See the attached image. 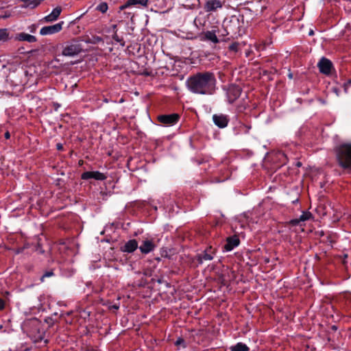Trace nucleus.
<instances>
[{
	"label": "nucleus",
	"mask_w": 351,
	"mask_h": 351,
	"mask_svg": "<svg viewBox=\"0 0 351 351\" xmlns=\"http://www.w3.org/2000/svg\"><path fill=\"white\" fill-rule=\"evenodd\" d=\"M239 43L234 42L229 45L228 49L230 51H232L234 53H237L239 51Z\"/></svg>",
	"instance_id": "23"
},
{
	"label": "nucleus",
	"mask_w": 351,
	"mask_h": 351,
	"mask_svg": "<svg viewBox=\"0 0 351 351\" xmlns=\"http://www.w3.org/2000/svg\"><path fill=\"white\" fill-rule=\"evenodd\" d=\"M108 6L106 2H102L98 5L96 10L101 12V13H106L108 10Z\"/></svg>",
	"instance_id": "21"
},
{
	"label": "nucleus",
	"mask_w": 351,
	"mask_h": 351,
	"mask_svg": "<svg viewBox=\"0 0 351 351\" xmlns=\"http://www.w3.org/2000/svg\"><path fill=\"white\" fill-rule=\"evenodd\" d=\"M230 350V351H249L250 348L246 344L239 342L236 345L231 346Z\"/></svg>",
	"instance_id": "18"
},
{
	"label": "nucleus",
	"mask_w": 351,
	"mask_h": 351,
	"mask_svg": "<svg viewBox=\"0 0 351 351\" xmlns=\"http://www.w3.org/2000/svg\"><path fill=\"white\" fill-rule=\"evenodd\" d=\"M113 308H115V309H118V308H119V306H118L114 305V306H113Z\"/></svg>",
	"instance_id": "41"
},
{
	"label": "nucleus",
	"mask_w": 351,
	"mask_h": 351,
	"mask_svg": "<svg viewBox=\"0 0 351 351\" xmlns=\"http://www.w3.org/2000/svg\"><path fill=\"white\" fill-rule=\"evenodd\" d=\"M201 40L206 41L208 40L215 44H217L219 42L217 35L216 32L215 30L207 31L204 33V35L201 36Z\"/></svg>",
	"instance_id": "16"
},
{
	"label": "nucleus",
	"mask_w": 351,
	"mask_h": 351,
	"mask_svg": "<svg viewBox=\"0 0 351 351\" xmlns=\"http://www.w3.org/2000/svg\"><path fill=\"white\" fill-rule=\"evenodd\" d=\"M138 247V246L137 241L136 239H130L121 247V250L123 252L132 253Z\"/></svg>",
	"instance_id": "13"
},
{
	"label": "nucleus",
	"mask_w": 351,
	"mask_h": 351,
	"mask_svg": "<svg viewBox=\"0 0 351 351\" xmlns=\"http://www.w3.org/2000/svg\"><path fill=\"white\" fill-rule=\"evenodd\" d=\"M112 38L117 43H120V45L121 46L123 47L125 45V42L123 41V39L121 38H119L116 32L114 33V34L112 36Z\"/></svg>",
	"instance_id": "24"
},
{
	"label": "nucleus",
	"mask_w": 351,
	"mask_h": 351,
	"mask_svg": "<svg viewBox=\"0 0 351 351\" xmlns=\"http://www.w3.org/2000/svg\"><path fill=\"white\" fill-rule=\"evenodd\" d=\"M240 240L237 236L229 237L226 239V243L224 245L223 248L226 252H230L238 246Z\"/></svg>",
	"instance_id": "12"
},
{
	"label": "nucleus",
	"mask_w": 351,
	"mask_h": 351,
	"mask_svg": "<svg viewBox=\"0 0 351 351\" xmlns=\"http://www.w3.org/2000/svg\"><path fill=\"white\" fill-rule=\"evenodd\" d=\"M8 37L6 29H0V40H5Z\"/></svg>",
	"instance_id": "26"
},
{
	"label": "nucleus",
	"mask_w": 351,
	"mask_h": 351,
	"mask_svg": "<svg viewBox=\"0 0 351 351\" xmlns=\"http://www.w3.org/2000/svg\"><path fill=\"white\" fill-rule=\"evenodd\" d=\"M61 12H62L61 7L58 6V7L55 8L49 14L45 16L43 18V21L46 23L53 22L58 19L59 16L61 14Z\"/></svg>",
	"instance_id": "15"
},
{
	"label": "nucleus",
	"mask_w": 351,
	"mask_h": 351,
	"mask_svg": "<svg viewBox=\"0 0 351 351\" xmlns=\"http://www.w3.org/2000/svg\"><path fill=\"white\" fill-rule=\"evenodd\" d=\"M131 5H128V1L125 2V3L120 7L121 10H124L127 8L130 7Z\"/></svg>",
	"instance_id": "34"
},
{
	"label": "nucleus",
	"mask_w": 351,
	"mask_h": 351,
	"mask_svg": "<svg viewBox=\"0 0 351 351\" xmlns=\"http://www.w3.org/2000/svg\"><path fill=\"white\" fill-rule=\"evenodd\" d=\"M104 101H105V102H108V99H104Z\"/></svg>",
	"instance_id": "46"
},
{
	"label": "nucleus",
	"mask_w": 351,
	"mask_h": 351,
	"mask_svg": "<svg viewBox=\"0 0 351 351\" xmlns=\"http://www.w3.org/2000/svg\"><path fill=\"white\" fill-rule=\"evenodd\" d=\"M242 92L241 88L235 84H231L228 86L226 92L228 101L232 104L241 95Z\"/></svg>",
	"instance_id": "5"
},
{
	"label": "nucleus",
	"mask_w": 351,
	"mask_h": 351,
	"mask_svg": "<svg viewBox=\"0 0 351 351\" xmlns=\"http://www.w3.org/2000/svg\"><path fill=\"white\" fill-rule=\"evenodd\" d=\"M301 221H299V218H297V219H291L290 221H289V223L292 226H298L300 224Z\"/></svg>",
	"instance_id": "30"
},
{
	"label": "nucleus",
	"mask_w": 351,
	"mask_h": 351,
	"mask_svg": "<svg viewBox=\"0 0 351 351\" xmlns=\"http://www.w3.org/2000/svg\"><path fill=\"white\" fill-rule=\"evenodd\" d=\"M217 80L213 73L210 71L198 72L190 75L186 86L188 90L197 95H212L216 89Z\"/></svg>",
	"instance_id": "1"
},
{
	"label": "nucleus",
	"mask_w": 351,
	"mask_h": 351,
	"mask_svg": "<svg viewBox=\"0 0 351 351\" xmlns=\"http://www.w3.org/2000/svg\"><path fill=\"white\" fill-rule=\"evenodd\" d=\"M112 29H113V31H114V33L116 32H117V25H113L112 26Z\"/></svg>",
	"instance_id": "40"
},
{
	"label": "nucleus",
	"mask_w": 351,
	"mask_h": 351,
	"mask_svg": "<svg viewBox=\"0 0 351 351\" xmlns=\"http://www.w3.org/2000/svg\"><path fill=\"white\" fill-rule=\"evenodd\" d=\"M23 249H24V247L23 248H19V249H17L16 254L21 253L23 252Z\"/></svg>",
	"instance_id": "39"
},
{
	"label": "nucleus",
	"mask_w": 351,
	"mask_h": 351,
	"mask_svg": "<svg viewBox=\"0 0 351 351\" xmlns=\"http://www.w3.org/2000/svg\"><path fill=\"white\" fill-rule=\"evenodd\" d=\"M4 135H5V138L7 139L9 138L10 136V134L8 132H5Z\"/></svg>",
	"instance_id": "37"
},
{
	"label": "nucleus",
	"mask_w": 351,
	"mask_h": 351,
	"mask_svg": "<svg viewBox=\"0 0 351 351\" xmlns=\"http://www.w3.org/2000/svg\"><path fill=\"white\" fill-rule=\"evenodd\" d=\"M93 40H87V43L96 44V43H100L103 40L102 38L99 36H94L93 38Z\"/></svg>",
	"instance_id": "28"
},
{
	"label": "nucleus",
	"mask_w": 351,
	"mask_h": 351,
	"mask_svg": "<svg viewBox=\"0 0 351 351\" xmlns=\"http://www.w3.org/2000/svg\"><path fill=\"white\" fill-rule=\"evenodd\" d=\"M223 3L221 0H206L204 9L206 12H215L218 8H221Z\"/></svg>",
	"instance_id": "10"
},
{
	"label": "nucleus",
	"mask_w": 351,
	"mask_h": 351,
	"mask_svg": "<svg viewBox=\"0 0 351 351\" xmlns=\"http://www.w3.org/2000/svg\"><path fill=\"white\" fill-rule=\"evenodd\" d=\"M149 0H128V5H141L143 7L148 5Z\"/></svg>",
	"instance_id": "19"
},
{
	"label": "nucleus",
	"mask_w": 351,
	"mask_h": 351,
	"mask_svg": "<svg viewBox=\"0 0 351 351\" xmlns=\"http://www.w3.org/2000/svg\"><path fill=\"white\" fill-rule=\"evenodd\" d=\"M36 250H38L40 254L44 253V250L41 247H40L39 245H38V248L36 249Z\"/></svg>",
	"instance_id": "35"
},
{
	"label": "nucleus",
	"mask_w": 351,
	"mask_h": 351,
	"mask_svg": "<svg viewBox=\"0 0 351 351\" xmlns=\"http://www.w3.org/2000/svg\"><path fill=\"white\" fill-rule=\"evenodd\" d=\"M239 127H240V130L243 132L244 133H247L251 128L250 126H248L243 123H241Z\"/></svg>",
	"instance_id": "27"
},
{
	"label": "nucleus",
	"mask_w": 351,
	"mask_h": 351,
	"mask_svg": "<svg viewBox=\"0 0 351 351\" xmlns=\"http://www.w3.org/2000/svg\"><path fill=\"white\" fill-rule=\"evenodd\" d=\"M81 178L82 180L94 179L95 180L103 181L107 178V176L104 173H101L98 171H85L82 174Z\"/></svg>",
	"instance_id": "9"
},
{
	"label": "nucleus",
	"mask_w": 351,
	"mask_h": 351,
	"mask_svg": "<svg viewBox=\"0 0 351 351\" xmlns=\"http://www.w3.org/2000/svg\"><path fill=\"white\" fill-rule=\"evenodd\" d=\"M225 31L226 32V35H228V34H230V32H228V30H227V29H226Z\"/></svg>",
	"instance_id": "44"
},
{
	"label": "nucleus",
	"mask_w": 351,
	"mask_h": 351,
	"mask_svg": "<svg viewBox=\"0 0 351 351\" xmlns=\"http://www.w3.org/2000/svg\"><path fill=\"white\" fill-rule=\"evenodd\" d=\"M351 85V79L348 80L346 82H345L343 84V88H344V91L345 93H348V90L349 88V87Z\"/></svg>",
	"instance_id": "29"
},
{
	"label": "nucleus",
	"mask_w": 351,
	"mask_h": 351,
	"mask_svg": "<svg viewBox=\"0 0 351 351\" xmlns=\"http://www.w3.org/2000/svg\"><path fill=\"white\" fill-rule=\"evenodd\" d=\"M184 342V340L182 339H178L176 341V344H180L181 343Z\"/></svg>",
	"instance_id": "38"
},
{
	"label": "nucleus",
	"mask_w": 351,
	"mask_h": 351,
	"mask_svg": "<svg viewBox=\"0 0 351 351\" xmlns=\"http://www.w3.org/2000/svg\"><path fill=\"white\" fill-rule=\"evenodd\" d=\"M278 157L283 165L286 164V162H287V157L285 153L281 152H278Z\"/></svg>",
	"instance_id": "25"
},
{
	"label": "nucleus",
	"mask_w": 351,
	"mask_h": 351,
	"mask_svg": "<svg viewBox=\"0 0 351 351\" xmlns=\"http://www.w3.org/2000/svg\"><path fill=\"white\" fill-rule=\"evenodd\" d=\"M312 214L308 211L303 212L302 214L299 217V221H305L310 219L312 217Z\"/></svg>",
	"instance_id": "20"
},
{
	"label": "nucleus",
	"mask_w": 351,
	"mask_h": 351,
	"mask_svg": "<svg viewBox=\"0 0 351 351\" xmlns=\"http://www.w3.org/2000/svg\"><path fill=\"white\" fill-rule=\"evenodd\" d=\"M313 32L311 30L310 32H309V35H313Z\"/></svg>",
	"instance_id": "42"
},
{
	"label": "nucleus",
	"mask_w": 351,
	"mask_h": 351,
	"mask_svg": "<svg viewBox=\"0 0 351 351\" xmlns=\"http://www.w3.org/2000/svg\"><path fill=\"white\" fill-rule=\"evenodd\" d=\"M5 307V302L3 300L0 298V310L3 309Z\"/></svg>",
	"instance_id": "32"
},
{
	"label": "nucleus",
	"mask_w": 351,
	"mask_h": 351,
	"mask_svg": "<svg viewBox=\"0 0 351 351\" xmlns=\"http://www.w3.org/2000/svg\"><path fill=\"white\" fill-rule=\"evenodd\" d=\"M213 120L214 123L219 128H226L229 122L228 117L223 114H214L213 116Z\"/></svg>",
	"instance_id": "11"
},
{
	"label": "nucleus",
	"mask_w": 351,
	"mask_h": 351,
	"mask_svg": "<svg viewBox=\"0 0 351 351\" xmlns=\"http://www.w3.org/2000/svg\"><path fill=\"white\" fill-rule=\"evenodd\" d=\"M156 247L155 244L152 240H145L139 247L142 254H147L152 252Z\"/></svg>",
	"instance_id": "14"
},
{
	"label": "nucleus",
	"mask_w": 351,
	"mask_h": 351,
	"mask_svg": "<svg viewBox=\"0 0 351 351\" xmlns=\"http://www.w3.org/2000/svg\"><path fill=\"white\" fill-rule=\"evenodd\" d=\"M300 165H301V162H298L297 163V166L300 167Z\"/></svg>",
	"instance_id": "43"
},
{
	"label": "nucleus",
	"mask_w": 351,
	"mask_h": 351,
	"mask_svg": "<svg viewBox=\"0 0 351 351\" xmlns=\"http://www.w3.org/2000/svg\"><path fill=\"white\" fill-rule=\"evenodd\" d=\"M180 116L178 114L173 113L170 114H161L158 116V121L166 126L173 125L179 121Z\"/></svg>",
	"instance_id": "4"
},
{
	"label": "nucleus",
	"mask_w": 351,
	"mask_h": 351,
	"mask_svg": "<svg viewBox=\"0 0 351 351\" xmlns=\"http://www.w3.org/2000/svg\"><path fill=\"white\" fill-rule=\"evenodd\" d=\"M332 90L336 93L337 95H339V90L337 88H332Z\"/></svg>",
	"instance_id": "36"
},
{
	"label": "nucleus",
	"mask_w": 351,
	"mask_h": 351,
	"mask_svg": "<svg viewBox=\"0 0 351 351\" xmlns=\"http://www.w3.org/2000/svg\"><path fill=\"white\" fill-rule=\"evenodd\" d=\"M319 72L324 75H328L331 73V70L333 68L332 62L326 58H322L317 64Z\"/></svg>",
	"instance_id": "7"
},
{
	"label": "nucleus",
	"mask_w": 351,
	"mask_h": 351,
	"mask_svg": "<svg viewBox=\"0 0 351 351\" xmlns=\"http://www.w3.org/2000/svg\"><path fill=\"white\" fill-rule=\"evenodd\" d=\"M82 51V44L77 40L67 43L63 48L62 55L65 56H75Z\"/></svg>",
	"instance_id": "3"
},
{
	"label": "nucleus",
	"mask_w": 351,
	"mask_h": 351,
	"mask_svg": "<svg viewBox=\"0 0 351 351\" xmlns=\"http://www.w3.org/2000/svg\"><path fill=\"white\" fill-rule=\"evenodd\" d=\"M64 21H60L55 25L45 26L40 30V34L43 36L51 35L60 32L62 29Z\"/></svg>",
	"instance_id": "6"
},
{
	"label": "nucleus",
	"mask_w": 351,
	"mask_h": 351,
	"mask_svg": "<svg viewBox=\"0 0 351 351\" xmlns=\"http://www.w3.org/2000/svg\"><path fill=\"white\" fill-rule=\"evenodd\" d=\"M215 254V250L211 246H210L207 247L202 253L198 254L196 256V259L199 264H202L204 261L213 260Z\"/></svg>",
	"instance_id": "8"
},
{
	"label": "nucleus",
	"mask_w": 351,
	"mask_h": 351,
	"mask_svg": "<svg viewBox=\"0 0 351 351\" xmlns=\"http://www.w3.org/2000/svg\"><path fill=\"white\" fill-rule=\"evenodd\" d=\"M36 29H37V25H35V24H32V25H30L29 27H28V29L29 30L30 32L32 33H34L36 32Z\"/></svg>",
	"instance_id": "31"
},
{
	"label": "nucleus",
	"mask_w": 351,
	"mask_h": 351,
	"mask_svg": "<svg viewBox=\"0 0 351 351\" xmlns=\"http://www.w3.org/2000/svg\"><path fill=\"white\" fill-rule=\"evenodd\" d=\"M56 149L59 151H62L63 150V145L61 143H57L56 144Z\"/></svg>",
	"instance_id": "33"
},
{
	"label": "nucleus",
	"mask_w": 351,
	"mask_h": 351,
	"mask_svg": "<svg viewBox=\"0 0 351 351\" xmlns=\"http://www.w3.org/2000/svg\"><path fill=\"white\" fill-rule=\"evenodd\" d=\"M289 77L291 78L292 77V74H289Z\"/></svg>",
	"instance_id": "45"
},
{
	"label": "nucleus",
	"mask_w": 351,
	"mask_h": 351,
	"mask_svg": "<svg viewBox=\"0 0 351 351\" xmlns=\"http://www.w3.org/2000/svg\"><path fill=\"white\" fill-rule=\"evenodd\" d=\"M16 39L20 41H27L28 43H35L37 41L36 36L28 34L25 32L19 33L16 35Z\"/></svg>",
	"instance_id": "17"
},
{
	"label": "nucleus",
	"mask_w": 351,
	"mask_h": 351,
	"mask_svg": "<svg viewBox=\"0 0 351 351\" xmlns=\"http://www.w3.org/2000/svg\"><path fill=\"white\" fill-rule=\"evenodd\" d=\"M53 276H54V273H53V270L47 271L40 277V281L42 282H45V280L46 278L52 277Z\"/></svg>",
	"instance_id": "22"
},
{
	"label": "nucleus",
	"mask_w": 351,
	"mask_h": 351,
	"mask_svg": "<svg viewBox=\"0 0 351 351\" xmlns=\"http://www.w3.org/2000/svg\"><path fill=\"white\" fill-rule=\"evenodd\" d=\"M338 165L345 170L351 171V143H343L335 149Z\"/></svg>",
	"instance_id": "2"
}]
</instances>
